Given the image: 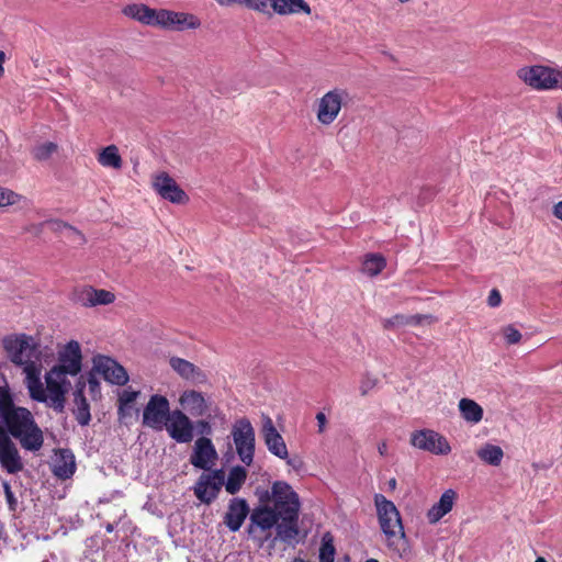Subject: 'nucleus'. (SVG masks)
<instances>
[{
    "instance_id": "nucleus-1",
    "label": "nucleus",
    "mask_w": 562,
    "mask_h": 562,
    "mask_svg": "<svg viewBox=\"0 0 562 562\" xmlns=\"http://www.w3.org/2000/svg\"><path fill=\"white\" fill-rule=\"evenodd\" d=\"M271 492L273 506H257L249 516L247 532L259 548L267 541L289 543L299 535V495L285 482H276Z\"/></svg>"
},
{
    "instance_id": "nucleus-2",
    "label": "nucleus",
    "mask_w": 562,
    "mask_h": 562,
    "mask_svg": "<svg viewBox=\"0 0 562 562\" xmlns=\"http://www.w3.org/2000/svg\"><path fill=\"white\" fill-rule=\"evenodd\" d=\"M0 432L10 434L27 451L36 452L44 443L43 431L32 413L27 408L15 406L9 391L1 387Z\"/></svg>"
},
{
    "instance_id": "nucleus-3",
    "label": "nucleus",
    "mask_w": 562,
    "mask_h": 562,
    "mask_svg": "<svg viewBox=\"0 0 562 562\" xmlns=\"http://www.w3.org/2000/svg\"><path fill=\"white\" fill-rule=\"evenodd\" d=\"M56 370H49L45 374L46 389L44 387L41 374H34L31 371L30 381H26V387L30 397L33 401L44 403L56 413H64L66 405V395L70 390V381L56 373Z\"/></svg>"
},
{
    "instance_id": "nucleus-4",
    "label": "nucleus",
    "mask_w": 562,
    "mask_h": 562,
    "mask_svg": "<svg viewBox=\"0 0 562 562\" xmlns=\"http://www.w3.org/2000/svg\"><path fill=\"white\" fill-rule=\"evenodd\" d=\"M2 344L9 359L23 368L25 382L30 381L31 371H34V374L42 373V351L33 337L24 334L8 336L3 338Z\"/></svg>"
},
{
    "instance_id": "nucleus-5",
    "label": "nucleus",
    "mask_w": 562,
    "mask_h": 562,
    "mask_svg": "<svg viewBox=\"0 0 562 562\" xmlns=\"http://www.w3.org/2000/svg\"><path fill=\"white\" fill-rule=\"evenodd\" d=\"M374 503L379 524L386 537L387 547L402 557L403 552L406 551V538L400 512L393 502L381 494L374 496Z\"/></svg>"
},
{
    "instance_id": "nucleus-6",
    "label": "nucleus",
    "mask_w": 562,
    "mask_h": 562,
    "mask_svg": "<svg viewBox=\"0 0 562 562\" xmlns=\"http://www.w3.org/2000/svg\"><path fill=\"white\" fill-rule=\"evenodd\" d=\"M518 78L538 91L562 90V68L526 66L518 70Z\"/></svg>"
},
{
    "instance_id": "nucleus-7",
    "label": "nucleus",
    "mask_w": 562,
    "mask_h": 562,
    "mask_svg": "<svg viewBox=\"0 0 562 562\" xmlns=\"http://www.w3.org/2000/svg\"><path fill=\"white\" fill-rule=\"evenodd\" d=\"M232 438L240 461L250 465L254 461L256 434L250 420L246 417L237 419L232 427Z\"/></svg>"
},
{
    "instance_id": "nucleus-8",
    "label": "nucleus",
    "mask_w": 562,
    "mask_h": 562,
    "mask_svg": "<svg viewBox=\"0 0 562 562\" xmlns=\"http://www.w3.org/2000/svg\"><path fill=\"white\" fill-rule=\"evenodd\" d=\"M349 98L345 89H334L326 92L318 101L317 120L324 125L331 124L338 116L344 102Z\"/></svg>"
},
{
    "instance_id": "nucleus-9",
    "label": "nucleus",
    "mask_w": 562,
    "mask_h": 562,
    "mask_svg": "<svg viewBox=\"0 0 562 562\" xmlns=\"http://www.w3.org/2000/svg\"><path fill=\"white\" fill-rule=\"evenodd\" d=\"M409 442L413 447L434 454L446 456L451 451L448 440L442 435L431 429L413 431Z\"/></svg>"
},
{
    "instance_id": "nucleus-10",
    "label": "nucleus",
    "mask_w": 562,
    "mask_h": 562,
    "mask_svg": "<svg viewBox=\"0 0 562 562\" xmlns=\"http://www.w3.org/2000/svg\"><path fill=\"white\" fill-rule=\"evenodd\" d=\"M170 404L166 396L151 395L143 412V425L161 430L170 416Z\"/></svg>"
},
{
    "instance_id": "nucleus-11",
    "label": "nucleus",
    "mask_w": 562,
    "mask_h": 562,
    "mask_svg": "<svg viewBox=\"0 0 562 562\" xmlns=\"http://www.w3.org/2000/svg\"><path fill=\"white\" fill-rule=\"evenodd\" d=\"M81 348L78 341H69L58 355V363L50 370H56L57 374L65 378L67 375H77L82 367Z\"/></svg>"
},
{
    "instance_id": "nucleus-12",
    "label": "nucleus",
    "mask_w": 562,
    "mask_h": 562,
    "mask_svg": "<svg viewBox=\"0 0 562 562\" xmlns=\"http://www.w3.org/2000/svg\"><path fill=\"white\" fill-rule=\"evenodd\" d=\"M156 18H158L157 26L167 30L181 32L184 30H195L201 25V21L194 14L175 12L167 9H159V15Z\"/></svg>"
},
{
    "instance_id": "nucleus-13",
    "label": "nucleus",
    "mask_w": 562,
    "mask_h": 562,
    "mask_svg": "<svg viewBox=\"0 0 562 562\" xmlns=\"http://www.w3.org/2000/svg\"><path fill=\"white\" fill-rule=\"evenodd\" d=\"M165 427L169 436L179 443H188L194 437L193 423L182 411H172Z\"/></svg>"
},
{
    "instance_id": "nucleus-14",
    "label": "nucleus",
    "mask_w": 562,
    "mask_h": 562,
    "mask_svg": "<svg viewBox=\"0 0 562 562\" xmlns=\"http://www.w3.org/2000/svg\"><path fill=\"white\" fill-rule=\"evenodd\" d=\"M261 437L268 451L279 459H288V448L281 434L268 415H262Z\"/></svg>"
},
{
    "instance_id": "nucleus-15",
    "label": "nucleus",
    "mask_w": 562,
    "mask_h": 562,
    "mask_svg": "<svg viewBox=\"0 0 562 562\" xmlns=\"http://www.w3.org/2000/svg\"><path fill=\"white\" fill-rule=\"evenodd\" d=\"M0 465L9 474H16L24 468L16 445L8 434L0 432Z\"/></svg>"
},
{
    "instance_id": "nucleus-16",
    "label": "nucleus",
    "mask_w": 562,
    "mask_h": 562,
    "mask_svg": "<svg viewBox=\"0 0 562 562\" xmlns=\"http://www.w3.org/2000/svg\"><path fill=\"white\" fill-rule=\"evenodd\" d=\"M153 187L162 199L171 203L184 204L189 200L187 193L167 172L156 175L153 180Z\"/></svg>"
},
{
    "instance_id": "nucleus-17",
    "label": "nucleus",
    "mask_w": 562,
    "mask_h": 562,
    "mask_svg": "<svg viewBox=\"0 0 562 562\" xmlns=\"http://www.w3.org/2000/svg\"><path fill=\"white\" fill-rule=\"evenodd\" d=\"M93 367L105 381L112 384L125 385L128 382V374L124 367L110 357H94Z\"/></svg>"
},
{
    "instance_id": "nucleus-18",
    "label": "nucleus",
    "mask_w": 562,
    "mask_h": 562,
    "mask_svg": "<svg viewBox=\"0 0 562 562\" xmlns=\"http://www.w3.org/2000/svg\"><path fill=\"white\" fill-rule=\"evenodd\" d=\"M217 460V452L207 437H200L195 440L190 462L193 467L202 470H210L211 465Z\"/></svg>"
},
{
    "instance_id": "nucleus-19",
    "label": "nucleus",
    "mask_w": 562,
    "mask_h": 562,
    "mask_svg": "<svg viewBox=\"0 0 562 562\" xmlns=\"http://www.w3.org/2000/svg\"><path fill=\"white\" fill-rule=\"evenodd\" d=\"M169 364L182 379L191 382L192 384L198 385L205 384L207 382V375L205 372L186 359L171 357Z\"/></svg>"
},
{
    "instance_id": "nucleus-20",
    "label": "nucleus",
    "mask_w": 562,
    "mask_h": 562,
    "mask_svg": "<svg viewBox=\"0 0 562 562\" xmlns=\"http://www.w3.org/2000/svg\"><path fill=\"white\" fill-rule=\"evenodd\" d=\"M249 512L250 509L246 499L235 497L229 501L227 512L224 516V524L232 532H236L243 526Z\"/></svg>"
},
{
    "instance_id": "nucleus-21",
    "label": "nucleus",
    "mask_w": 562,
    "mask_h": 562,
    "mask_svg": "<svg viewBox=\"0 0 562 562\" xmlns=\"http://www.w3.org/2000/svg\"><path fill=\"white\" fill-rule=\"evenodd\" d=\"M457 499L456 491L449 488L442 493L439 501L434 504L427 512V519L429 524L438 522L445 515H447L453 507Z\"/></svg>"
},
{
    "instance_id": "nucleus-22",
    "label": "nucleus",
    "mask_w": 562,
    "mask_h": 562,
    "mask_svg": "<svg viewBox=\"0 0 562 562\" xmlns=\"http://www.w3.org/2000/svg\"><path fill=\"white\" fill-rule=\"evenodd\" d=\"M115 295L106 290L93 289L91 286L83 289L78 295V302L85 307L97 305H108L114 302Z\"/></svg>"
},
{
    "instance_id": "nucleus-23",
    "label": "nucleus",
    "mask_w": 562,
    "mask_h": 562,
    "mask_svg": "<svg viewBox=\"0 0 562 562\" xmlns=\"http://www.w3.org/2000/svg\"><path fill=\"white\" fill-rule=\"evenodd\" d=\"M180 405L192 416H203L207 411V403L201 392L194 390L184 391L179 398Z\"/></svg>"
},
{
    "instance_id": "nucleus-24",
    "label": "nucleus",
    "mask_w": 562,
    "mask_h": 562,
    "mask_svg": "<svg viewBox=\"0 0 562 562\" xmlns=\"http://www.w3.org/2000/svg\"><path fill=\"white\" fill-rule=\"evenodd\" d=\"M76 470L75 456L68 449H61L53 463V473L61 480L71 477Z\"/></svg>"
},
{
    "instance_id": "nucleus-25",
    "label": "nucleus",
    "mask_w": 562,
    "mask_h": 562,
    "mask_svg": "<svg viewBox=\"0 0 562 562\" xmlns=\"http://www.w3.org/2000/svg\"><path fill=\"white\" fill-rule=\"evenodd\" d=\"M123 13L143 24L157 26L158 18L156 16L159 15V10L151 9L146 4H128L123 9Z\"/></svg>"
},
{
    "instance_id": "nucleus-26",
    "label": "nucleus",
    "mask_w": 562,
    "mask_h": 562,
    "mask_svg": "<svg viewBox=\"0 0 562 562\" xmlns=\"http://www.w3.org/2000/svg\"><path fill=\"white\" fill-rule=\"evenodd\" d=\"M269 3L279 15L311 14V7L305 0H270Z\"/></svg>"
},
{
    "instance_id": "nucleus-27",
    "label": "nucleus",
    "mask_w": 562,
    "mask_h": 562,
    "mask_svg": "<svg viewBox=\"0 0 562 562\" xmlns=\"http://www.w3.org/2000/svg\"><path fill=\"white\" fill-rule=\"evenodd\" d=\"M459 409L463 419L468 423L477 424L483 418V408L473 400L462 398L459 402Z\"/></svg>"
},
{
    "instance_id": "nucleus-28",
    "label": "nucleus",
    "mask_w": 562,
    "mask_h": 562,
    "mask_svg": "<svg viewBox=\"0 0 562 562\" xmlns=\"http://www.w3.org/2000/svg\"><path fill=\"white\" fill-rule=\"evenodd\" d=\"M477 457L485 463L498 467L503 460L504 452L499 446L492 443L483 445L477 451Z\"/></svg>"
},
{
    "instance_id": "nucleus-29",
    "label": "nucleus",
    "mask_w": 562,
    "mask_h": 562,
    "mask_svg": "<svg viewBox=\"0 0 562 562\" xmlns=\"http://www.w3.org/2000/svg\"><path fill=\"white\" fill-rule=\"evenodd\" d=\"M98 161L101 166L113 169H121L123 162L115 145L103 148L98 156Z\"/></svg>"
},
{
    "instance_id": "nucleus-30",
    "label": "nucleus",
    "mask_w": 562,
    "mask_h": 562,
    "mask_svg": "<svg viewBox=\"0 0 562 562\" xmlns=\"http://www.w3.org/2000/svg\"><path fill=\"white\" fill-rule=\"evenodd\" d=\"M426 315H412L406 316L403 314H396L390 318H385L382 321V325L385 329L402 327L406 325H419L423 319L428 318Z\"/></svg>"
},
{
    "instance_id": "nucleus-31",
    "label": "nucleus",
    "mask_w": 562,
    "mask_h": 562,
    "mask_svg": "<svg viewBox=\"0 0 562 562\" xmlns=\"http://www.w3.org/2000/svg\"><path fill=\"white\" fill-rule=\"evenodd\" d=\"M247 479V471L240 467H234L229 473L227 481L225 482V490L227 493L234 495L236 494L243 486Z\"/></svg>"
},
{
    "instance_id": "nucleus-32",
    "label": "nucleus",
    "mask_w": 562,
    "mask_h": 562,
    "mask_svg": "<svg viewBox=\"0 0 562 562\" xmlns=\"http://www.w3.org/2000/svg\"><path fill=\"white\" fill-rule=\"evenodd\" d=\"M74 401L76 404L75 416L76 420L81 426H87L91 420L90 405L85 396L79 392H74Z\"/></svg>"
},
{
    "instance_id": "nucleus-33",
    "label": "nucleus",
    "mask_w": 562,
    "mask_h": 562,
    "mask_svg": "<svg viewBox=\"0 0 562 562\" xmlns=\"http://www.w3.org/2000/svg\"><path fill=\"white\" fill-rule=\"evenodd\" d=\"M213 485H214V483L210 481V485L203 484L202 487H199L200 486V477H199L193 487L195 497L201 503L206 504V505H210L211 503H213L217 498L218 493L221 491V490H213Z\"/></svg>"
},
{
    "instance_id": "nucleus-34",
    "label": "nucleus",
    "mask_w": 562,
    "mask_h": 562,
    "mask_svg": "<svg viewBox=\"0 0 562 562\" xmlns=\"http://www.w3.org/2000/svg\"><path fill=\"white\" fill-rule=\"evenodd\" d=\"M385 267V259L381 255H368L362 263V271L370 276H378Z\"/></svg>"
},
{
    "instance_id": "nucleus-35",
    "label": "nucleus",
    "mask_w": 562,
    "mask_h": 562,
    "mask_svg": "<svg viewBox=\"0 0 562 562\" xmlns=\"http://www.w3.org/2000/svg\"><path fill=\"white\" fill-rule=\"evenodd\" d=\"M210 481L214 483L213 490H221L223 485H225V473L223 470H215L212 473H202L200 475V486L203 484H209Z\"/></svg>"
},
{
    "instance_id": "nucleus-36",
    "label": "nucleus",
    "mask_w": 562,
    "mask_h": 562,
    "mask_svg": "<svg viewBox=\"0 0 562 562\" xmlns=\"http://www.w3.org/2000/svg\"><path fill=\"white\" fill-rule=\"evenodd\" d=\"M57 150V144L53 142H46L36 145L33 150V157L38 161H44L50 158V156Z\"/></svg>"
},
{
    "instance_id": "nucleus-37",
    "label": "nucleus",
    "mask_w": 562,
    "mask_h": 562,
    "mask_svg": "<svg viewBox=\"0 0 562 562\" xmlns=\"http://www.w3.org/2000/svg\"><path fill=\"white\" fill-rule=\"evenodd\" d=\"M270 0H241V5L260 13H268V4Z\"/></svg>"
},
{
    "instance_id": "nucleus-38",
    "label": "nucleus",
    "mask_w": 562,
    "mask_h": 562,
    "mask_svg": "<svg viewBox=\"0 0 562 562\" xmlns=\"http://www.w3.org/2000/svg\"><path fill=\"white\" fill-rule=\"evenodd\" d=\"M46 224L50 227L54 232H64L68 231L72 235L78 236L80 239H82V235L79 231H77L75 227L70 226L69 224L61 222V221H47Z\"/></svg>"
},
{
    "instance_id": "nucleus-39",
    "label": "nucleus",
    "mask_w": 562,
    "mask_h": 562,
    "mask_svg": "<svg viewBox=\"0 0 562 562\" xmlns=\"http://www.w3.org/2000/svg\"><path fill=\"white\" fill-rule=\"evenodd\" d=\"M20 199L21 196L15 192L0 188V207L15 204Z\"/></svg>"
},
{
    "instance_id": "nucleus-40",
    "label": "nucleus",
    "mask_w": 562,
    "mask_h": 562,
    "mask_svg": "<svg viewBox=\"0 0 562 562\" xmlns=\"http://www.w3.org/2000/svg\"><path fill=\"white\" fill-rule=\"evenodd\" d=\"M376 378L374 376H370V375H364L360 382V386H359V390H360V394L362 396H366L368 395V393L376 385Z\"/></svg>"
},
{
    "instance_id": "nucleus-41",
    "label": "nucleus",
    "mask_w": 562,
    "mask_h": 562,
    "mask_svg": "<svg viewBox=\"0 0 562 562\" xmlns=\"http://www.w3.org/2000/svg\"><path fill=\"white\" fill-rule=\"evenodd\" d=\"M139 395V391L124 390L119 396V403L123 406H131Z\"/></svg>"
},
{
    "instance_id": "nucleus-42",
    "label": "nucleus",
    "mask_w": 562,
    "mask_h": 562,
    "mask_svg": "<svg viewBox=\"0 0 562 562\" xmlns=\"http://www.w3.org/2000/svg\"><path fill=\"white\" fill-rule=\"evenodd\" d=\"M335 548L330 543H323L319 552L321 562H334Z\"/></svg>"
},
{
    "instance_id": "nucleus-43",
    "label": "nucleus",
    "mask_w": 562,
    "mask_h": 562,
    "mask_svg": "<svg viewBox=\"0 0 562 562\" xmlns=\"http://www.w3.org/2000/svg\"><path fill=\"white\" fill-rule=\"evenodd\" d=\"M504 336L508 344H518L521 339V334L518 329L514 328L513 326H507L504 329Z\"/></svg>"
},
{
    "instance_id": "nucleus-44",
    "label": "nucleus",
    "mask_w": 562,
    "mask_h": 562,
    "mask_svg": "<svg viewBox=\"0 0 562 562\" xmlns=\"http://www.w3.org/2000/svg\"><path fill=\"white\" fill-rule=\"evenodd\" d=\"M195 427L199 431V434L202 435V437H206L212 435V426L211 424L205 419H200L196 422Z\"/></svg>"
},
{
    "instance_id": "nucleus-45",
    "label": "nucleus",
    "mask_w": 562,
    "mask_h": 562,
    "mask_svg": "<svg viewBox=\"0 0 562 562\" xmlns=\"http://www.w3.org/2000/svg\"><path fill=\"white\" fill-rule=\"evenodd\" d=\"M502 302V296L498 290L493 289L487 297V303L491 307H497Z\"/></svg>"
},
{
    "instance_id": "nucleus-46",
    "label": "nucleus",
    "mask_w": 562,
    "mask_h": 562,
    "mask_svg": "<svg viewBox=\"0 0 562 562\" xmlns=\"http://www.w3.org/2000/svg\"><path fill=\"white\" fill-rule=\"evenodd\" d=\"M3 490H4L5 498H7V502H8L9 506H10V508L14 509V506L16 504V499H15L14 494L11 491V486H10V484L8 482L3 483Z\"/></svg>"
},
{
    "instance_id": "nucleus-47",
    "label": "nucleus",
    "mask_w": 562,
    "mask_h": 562,
    "mask_svg": "<svg viewBox=\"0 0 562 562\" xmlns=\"http://www.w3.org/2000/svg\"><path fill=\"white\" fill-rule=\"evenodd\" d=\"M286 461V464L293 468L294 470L299 471L303 467V461L300 457H292L288 459H284Z\"/></svg>"
},
{
    "instance_id": "nucleus-48",
    "label": "nucleus",
    "mask_w": 562,
    "mask_h": 562,
    "mask_svg": "<svg viewBox=\"0 0 562 562\" xmlns=\"http://www.w3.org/2000/svg\"><path fill=\"white\" fill-rule=\"evenodd\" d=\"M316 420H317V424H318V431L323 432L325 430V426H326V423H327L326 415L324 413H322V412L317 413Z\"/></svg>"
},
{
    "instance_id": "nucleus-49",
    "label": "nucleus",
    "mask_w": 562,
    "mask_h": 562,
    "mask_svg": "<svg viewBox=\"0 0 562 562\" xmlns=\"http://www.w3.org/2000/svg\"><path fill=\"white\" fill-rule=\"evenodd\" d=\"M85 389H86V380L83 379V376H80L79 380L76 383L75 392H79L80 391V395L85 396Z\"/></svg>"
},
{
    "instance_id": "nucleus-50",
    "label": "nucleus",
    "mask_w": 562,
    "mask_h": 562,
    "mask_svg": "<svg viewBox=\"0 0 562 562\" xmlns=\"http://www.w3.org/2000/svg\"><path fill=\"white\" fill-rule=\"evenodd\" d=\"M131 406H123L119 403L117 414L120 419L125 418L130 414Z\"/></svg>"
},
{
    "instance_id": "nucleus-51",
    "label": "nucleus",
    "mask_w": 562,
    "mask_h": 562,
    "mask_svg": "<svg viewBox=\"0 0 562 562\" xmlns=\"http://www.w3.org/2000/svg\"><path fill=\"white\" fill-rule=\"evenodd\" d=\"M222 7L241 5V0H215Z\"/></svg>"
},
{
    "instance_id": "nucleus-52",
    "label": "nucleus",
    "mask_w": 562,
    "mask_h": 562,
    "mask_svg": "<svg viewBox=\"0 0 562 562\" xmlns=\"http://www.w3.org/2000/svg\"><path fill=\"white\" fill-rule=\"evenodd\" d=\"M553 215L557 218H559L560 221H562V201H560L557 204H554V206H553Z\"/></svg>"
},
{
    "instance_id": "nucleus-53",
    "label": "nucleus",
    "mask_w": 562,
    "mask_h": 562,
    "mask_svg": "<svg viewBox=\"0 0 562 562\" xmlns=\"http://www.w3.org/2000/svg\"><path fill=\"white\" fill-rule=\"evenodd\" d=\"M44 225H47L46 222L37 224V225H32L29 231L31 233H34L35 235H38L42 232Z\"/></svg>"
},
{
    "instance_id": "nucleus-54",
    "label": "nucleus",
    "mask_w": 562,
    "mask_h": 562,
    "mask_svg": "<svg viewBox=\"0 0 562 562\" xmlns=\"http://www.w3.org/2000/svg\"><path fill=\"white\" fill-rule=\"evenodd\" d=\"M88 383L91 392H94L95 390L99 389V382L93 376H90L88 379Z\"/></svg>"
},
{
    "instance_id": "nucleus-55",
    "label": "nucleus",
    "mask_w": 562,
    "mask_h": 562,
    "mask_svg": "<svg viewBox=\"0 0 562 562\" xmlns=\"http://www.w3.org/2000/svg\"><path fill=\"white\" fill-rule=\"evenodd\" d=\"M4 60H5V54H4V52L0 50V78L4 74V68H3Z\"/></svg>"
},
{
    "instance_id": "nucleus-56",
    "label": "nucleus",
    "mask_w": 562,
    "mask_h": 562,
    "mask_svg": "<svg viewBox=\"0 0 562 562\" xmlns=\"http://www.w3.org/2000/svg\"><path fill=\"white\" fill-rule=\"evenodd\" d=\"M378 451L381 456H385L387 453V445L386 442H381L379 446H378Z\"/></svg>"
},
{
    "instance_id": "nucleus-57",
    "label": "nucleus",
    "mask_w": 562,
    "mask_h": 562,
    "mask_svg": "<svg viewBox=\"0 0 562 562\" xmlns=\"http://www.w3.org/2000/svg\"><path fill=\"white\" fill-rule=\"evenodd\" d=\"M113 530H114V526H113L112 524H108V525L105 526V531H106V532L111 533Z\"/></svg>"
},
{
    "instance_id": "nucleus-58",
    "label": "nucleus",
    "mask_w": 562,
    "mask_h": 562,
    "mask_svg": "<svg viewBox=\"0 0 562 562\" xmlns=\"http://www.w3.org/2000/svg\"><path fill=\"white\" fill-rule=\"evenodd\" d=\"M389 486H390L391 488H395V486H396V480H395V479H391V480L389 481Z\"/></svg>"
},
{
    "instance_id": "nucleus-59",
    "label": "nucleus",
    "mask_w": 562,
    "mask_h": 562,
    "mask_svg": "<svg viewBox=\"0 0 562 562\" xmlns=\"http://www.w3.org/2000/svg\"><path fill=\"white\" fill-rule=\"evenodd\" d=\"M558 117L562 121V106L558 109Z\"/></svg>"
},
{
    "instance_id": "nucleus-60",
    "label": "nucleus",
    "mask_w": 562,
    "mask_h": 562,
    "mask_svg": "<svg viewBox=\"0 0 562 562\" xmlns=\"http://www.w3.org/2000/svg\"><path fill=\"white\" fill-rule=\"evenodd\" d=\"M535 562H548V561L544 558L539 557V558L536 559Z\"/></svg>"
},
{
    "instance_id": "nucleus-61",
    "label": "nucleus",
    "mask_w": 562,
    "mask_h": 562,
    "mask_svg": "<svg viewBox=\"0 0 562 562\" xmlns=\"http://www.w3.org/2000/svg\"><path fill=\"white\" fill-rule=\"evenodd\" d=\"M366 562H379V561L376 559L371 558V559H368Z\"/></svg>"
},
{
    "instance_id": "nucleus-62",
    "label": "nucleus",
    "mask_w": 562,
    "mask_h": 562,
    "mask_svg": "<svg viewBox=\"0 0 562 562\" xmlns=\"http://www.w3.org/2000/svg\"><path fill=\"white\" fill-rule=\"evenodd\" d=\"M402 3L408 2L409 0H398Z\"/></svg>"
}]
</instances>
